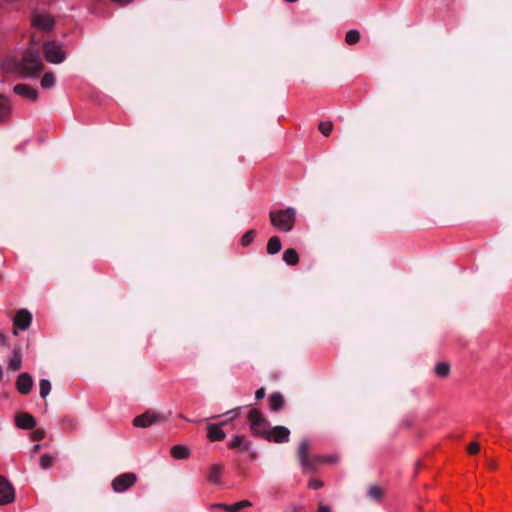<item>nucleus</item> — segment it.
<instances>
[{"instance_id":"nucleus-40","label":"nucleus","mask_w":512,"mask_h":512,"mask_svg":"<svg viewBox=\"0 0 512 512\" xmlns=\"http://www.w3.org/2000/svg\"><path fill=\"white\" fill-rule=\"evenodd\" d=\"M7 340V336L3 332H0V343L3 345H8Z\"/></svg>"},{"instance_id":"nucleus-17","label":"nucleus","mask_w":512,"mask_h":512,"mask_svg":"<svg viewBox=\"0 0 512 512\" xmlns=\"http://www.w3.org/2000/svg\"><path fill=\"white\" fill-rule=\"evenodd\" d=\"M22 367V356L20 353V347H16L13 350L12 357L9 360L8 368L12 371H18Z\"/></svg>"},{"instance_id":"nucleus-30","label":"nucleus","mask_w":512,"mask_h":512,"mask_svg":"<svg viewBox=\"0 0 512 512\" xmlns=\"http://www.w3.org/2000/svg\"><path fill=\"white\" fill-rule=\"evenodd\" d=\"M251 505L252 503L249 500H242L233 505H230V507L228 508V512H238L241 509L250 507Z\"/></svg>"},{"instance_id":"nucleus-33","label":"nucleus","mask_w":512,"mask_h":512,"mask_svg":"<svg viewBox=\"0 0 512 512\" xmlns=\"http://www.w3.org/2000/svg\"><path fill=\"white\" fill-rule=\"evenodd\" d=\"M252 443L251 441L247 440L244 436L242 437V441L240 443V447L238 450L242 452H247L251 449Z\"/></svg>"},{"instance_id":"nucleus-13","label":"nucleus","mask_w":512,"mask_h":512,"mask_svg":"<svg viewBox=\"0 0 512 512\" xmlns=\"http://www.w3.org/2000/svg\"><path fill=\"white\" fill-rule=\"evenodd\" d=\"M32 24L34 27H36L38 29H41L44 31H49L53 28L54 21L51 18V16H49V15L34 14L32 17Z\"/></svg>"},{"instance_id":"nucleus-41","label":"nucleus","mask_w":512,"mask_h":512,"mask_svg":"<svg viewBox=\"0 0 512 512\" xmlns=\"http://www.w3.org/2000/svg\"><path fill=\"white\" fill-rule=\"evenodd\" d=\"M41 449V445L40 444H35L31 450V456H33L34 454L38 453Z\"/></svg>"},{"instance_id":"nucleus-16","label":"nucleus","mask_w":512,"mask_h":512,"mask_svg":"<svg viewBox=\"0 0 512 512\" xmlns=\"http://www.w3.org/2000/svg\"><path fill=\"white\" fill-rule=\"evenodd\" d=\"M284 402V397L280 392H273L269 396V407L273 412L281 410L284 405Z\"/></svg>"},{"instance_id":"nucleus-10","label":"nucleus","mask_w":512,"mask_h":512,"mask_svg":"<svg viewBox=\"0 0 512 512\" xmlns=\"http://www.w3.org/2000/svg\"><path fill=\"white\" fill-rule=\"evenodd\" d=\"M32 322V314L26 309H20L13 320V333L17 335V329L26 330Z\"/></svg>"},{"instance_id":"nucleus-14","label":"nucleus","mask_w":512,"mask_h":512,"mask_svg":"<svg viewBox=\"0 0 512 512\" xmlns=\"http://www.w3.org/2000/svg\"><path fill=\"white\" fill-rule=\"evenodd\" d=\"M13 91L15 94L31 101L38 99V91L27 84H17L14 86Z\"/></svg>"},{"instance_id":"nucleus-25","label":"nucleus","mask_w":512,"mask_h":512,"mask_svg":"<svg viewBox=\"0 0 512 512\" xmlns=\"http://www.w3.org/2000/svg\"><path fill=\"white\" fill-rule=\"evenodd\" d=\"M55 457L50 454H43L39 459L41 469L47 470L53 466Z\"/></svg>"},{"instance_id":"nucleus-32","label":"nucleus","mask_w":512,"mask_h":512,"mask_svg":"<svg viewBox=\"0 0 512 512\" xmlns=\"http://www.w3.org/2000/svg\"><path fill=\"white\" fill-rule=\"evenodd\" d=\"M46 435V432L44 429H36L32 434H31V439L33 441H41L44 439Z\"/></svg>"},{"instance_id":"nucleus-19","label":"nucleus","mask_w":512,"mask_h":512,"mask_svg":"<svg viewBox=\"0 0 512 512\" xmlns=\"http://www.w3.org/2000/svg\"><path fill=\"white\" fill-rule=\"evenodd\" d=\"M222 466L220 464H214L211 466L207 475V480L210 483L218 484L221 481Z\"/></svg>"},{"instance_id":"nucleus-43","label":"nucleus","mask_w":512,"mask_h":512,"mask_svg":"<svg viewBox=\"0 0 512 512\" xmlns=\"http://www.w3.org/2000/svg\"><path fill=\"white\" fill-rule=\"evenodd\" d=\"M489 466H490L491 468H494V464H493V463H489Z\"/></svg>"},{"instance_id":"nucleus-18","label":"nucleus","mask_w":512,"mask_h":512,"mask_svg":"<svg viewBox=\"0 0 512 512\" xmlns=\"http://www.w3.org/2000/svg\"><path fill=\"white\" fill-rule=\"evenodd\" d=\"M171 456L176 460H184L190 456V449L185 445H175L171 448Z\"/></svg>"},{"instance_id":"nucleus-6","label":"nucleus","mask_w":512,"mask_h":512,"mask_svg":"<svg viewBox=\"0 0 512 512\" xmlns=\"http://www.w3.org/2000/svg\"><path fill=\"white\" fill-rule=\"evenodd\" d=\"M137 475L133 472H126L116 476L111 483L112 489L116 493H122L130 489L137 482Z\"/></svg>"},{"instance_id":"nucleus-23","label":"nucleus","mask_w":512,"mask_h":512,"mask_svg":"<svg viewBox=\"0 0 512 512\" xmlns=\"http://www.w3.org/2000/svg\"><path fill=\"white\" fill-rule=\"evenodd\" d=\"M434 371L438 377L446 378L450 374V365L446 362H439L436 364Z\"/></svg>"},{"instance_id":"nucleus-1","label":"nucleus","mask_w":512,"mask_h":512,"mask_svg":"<svg viewBox=\"0 0 512 512\" xmlns=\"http://www.w3.org/2000/svg\"><path fill=\"white\" fill-rule=\"evenodd\" d=\"M5 69L9 72L18 71L26 77L37 76L43 70L40 53L32 48L27 49L21 60H8L5 63Z\"/></svg>"},{"instance_id":"nucleus-15","label":"nucleus","mask_w":512,"mask_h":512,"mask_svg":"<svg viewBox=\"0 0 512 512\" xmlns=\"http://www.w3.org/2000/svg\"><path fill=\"white\" fill-rule=\"evenodd\" d=\"M225 432L221 429V424H209L207 426V437L210 441H222L225 439Z\"/></svg>"},{"instance_id":"nucleus-24","label":"nucleus","mask_w":512,"mask_h":512,"mask_svg":"<svg viewBox=\"0 0 512 512\" xmlns=\"http://www.w3.org/2000/svg\"><path fill=\"white\" fill-rule=\"evenodd\" d=\"M10 112V101L6 96L0 95V120H3Z\"/></svg>"},{"instance_id":"nucleus-11","label":"nucleus","mask_w":512,"mask_h":512,"mask_svg":"<svg viewBox=\"0 0 512 512\" xmlns=\"http://www.w3.org/2000/svg\"><path fill=\"white\" fill-rule=\"evenodd\" d=\"M16 426L20 429L31 430L35 428L37 422L35 417L28 412H20L15 417Z\"/></svg>"},{"instance_id":"nucleus-42","label":"nucleus","mask_w":512,"mask_h":512,"mask_svg":"<svg viewBox=\"0 0 512 512\" xmlns=\"http://www.w3.org/2000/svg\"><path fill=\"white\" fill-rule=\"evenodd\" d=\"M255 457H256L255 453H252L251 456H250L251 459H255Z\"/></svg>"},{"instance_id":"nucleus-12","label":"nucleus","mask_w":512,"mask_h":512,"mask_svg":"<svg viewBox=\"0 0 512 512\" xmlns=\"http://www.w3.org/2000/svg\"><path fill=\"white\" fill-rule=\"evenodd\" d=\"M33 386V378L32 376L27 373L23 372L18 375L16 380V388L19 393L23 395H27L30 393Z\"/></svg>"},{"instance_id":"nucleus-7","label":"nucleus","mask_w":512,"mask_h":512,"mask_svg":"<svg viewBox=\"0 0 512 512\" xmlns=\"http://www.w3.org/2000/svg\"><path fill=\"white\" fill-rule=\"evenodd\" d=\"M45 58L51 63H61L65 59V53L60 46L54 42H47L43 47Z\"/></svg>"},{"instance_id":"nucleus-9","label":"nucleus","mask_w":512,"mask_h":512,"mask_svg":"<svg viewBox=\"0 0 512 512\" xmlns=\"http://www.w3.org/2000/svg\"><path fill=\"white\" fill-rule=\"evenodd\" d=\"M15 499V491L6 477L0 475V505L12 503Z\"/></svg>"},{"instance_id":"nucleus-39","label":"nucleus","mask_w":512,"mask_h":512,"mask_svg":"<svg viewBox=\"0 0 512 512\" xmlns=\"http://www.w3.org/2000/svg\"><path fill=\"white\" fill-rule=\"evenodd\" d=\"M212 508H220V509H224L225 511L228 512V508L230 507V505H227V504H223V503H215L211 506Z\"/></svg>"},{"instance_id":"nucleus-2","label":"nucleus","mask_w":512,"mask_h":512,"mask_svg":"<svg viewBox=\"0 0 512 512\" xmlns=\"http://www.w3.org/2000/svg\"><path fill=\"white\" fill-rule=\"evenodd\" d=\"M269 217L275 228L283 232H290L295 224L296 210L289 207L284 210L271 211Z\"/></svg>"},{"instance_id":"nucleus-22","label":"nucleus","mask_w":512,"mask_h":512,"mask_svg":"<svg viewBox=\"0 0 512 512\" xmlns=\"http://www.w3.org/2000/svg\"><path fill=\"white\" fill-rule=\"evenodd\" d=\"M384 492L381 487L372 485L368 488L367 496L374 502H380Z\"/></svg>"},{"instance_id":"nucleus-28","label":"nucleus","mask_w":512,"mask_h":512,"mask_svg":"<svg viewBox=\"0 0 512 512\" xmlns=\"http://www.w3.org/2000/svg\"><path fill=\"white\" fill-rule=\"evenodd\" d=\"M40 396L46 398L51 391V383L47 379H41L39 382Z\"/></svg>"},{"instance_id":"nucleus-36","label":"nucleus","mask_w":512,"mask_h":512,"mask_svg":"<svg viewBox=\"0 0 512 512\" xmlns=\"http://www.w3.org/2000/svg\"><path fill=\"white\" fill-rule=\"evenodd\" d=\"M480 450V446L477 442H472L469 444L467 451L469 454H476Z\"/></svg>"},{"instance_id":"nucleus-21","label":"nucleus","mask_w":512,"mask_h":512,"mask_svg":"<svg viewBox=\"0 0 512 512\" xmlns=\"http://www.w3.org/2000/svg\"><path fill=\"white\" fill-rule=\"evenodd\" d=\"M282 248L281 240L278 236H273L268 240L267 253L270 255L277 254Z\"/></svg>"},{"instance_id":"nucleus-20","label":"nucleus","mask_w":512,"mask_h":512,"mask_svg":"<svg viewBox=\"0 0 512 512\" xmlns=\"http://www.w3.org/2000/svg\"><path fill=\"white\" fill-rule=\"evenodd\" d=\"M282 259L290 266H294L299 263V255L294 248L286 249L283 253Z\"/></svg>"},{"instance_id":"nucleus-26","label":"nucleus","mask_w":512,"mask_h":512,"mask_svg":"<svg viewBox=\"0 0 512 512\" xmlns=\"http://www.w3.org/2000/svg\"><path fill=\"white\" fill-rule=\"evenodd\" d=\"M360 40V32L358 30L352 29L349 30L345 35V42L348 45H354L358 43Z\"/></svg>"},{"instance_id":"nucleus-3","label":"nucleus","mask_w":512,"mask_h":512,"mask_svg":"<svg viewBox=\"0 0 512 512\" xmlns=\"http://www.w3.org/2000/svg\"><path fill=\"white\" fill-rule=\"evenodd\" d=\"M297 456L304 472L313 473L317 470L318 463L322 458L309 455V442L303 439L298 447Z\"/></svg>"},{"instance_id":"nucleus-27","label":"nucleus","mask_w":512,"mask_h":512,"mask_svg":"<svg viewBox=\"0 0 512 512\" xmlns=\"http://www.w3.org/2000/svg\"><path fill=\"white\" fill-rule=\"evenodd\" d=\"M55 84V76L51 72H47L43 75L41 79V86L44 89H49L53 87Z\"/></svg>"},{"instance_id":"nucleus-29","label":"nucleus","mask_w":512,"mask_h":512,"mask_svg":"<svg viewBox=\"0 0 512 512\" xmlns=\"http://www.w3.org/2000/svg\"><path fill=\"white\" fill-rule=\"evenodd\" d=\"M256 230H248L241 238V245L244 247L249 246L256 237Z\"/></svg>"},{"instance_id":"nucleus-8","label":"nucleus","mask_w":512,"mask_h":512,"mask_svg":"<svg viewBox=\"0 0 512 512\" xmlns=\"http://www.w3.org/2000/svg\"><path fill=\"white\" fill-rule=\"evenodd\" d=\"M290 430L285 426H275L271 430H268L265 440L275 443H287L289 442Z\"/></svg>"},{"instance_id":"nucleus-4","label":"nucleus","mask_w":512,"mask_h":512,"mask_svg":"<svg viewBox=\"0 0 512 512\" xmlns=\"http://www.w3.org/2000/svg\"><path fill=\"white\" fill-rule=\"evenodd\" d=\"M248 419L250 422V430L252 434L264 439L269 428V422L267 419L257 409L250 410Z\"/></svg>"},{"instance_id":"nucleus-37","label":"nucleus","mask_w":512,"mask_h":512,"mask_svg":"<svg viewBox=\"0 0 512 512\" xmlns=\"http://www.w3.org/2000/svg\"><path fill=\"white\" fill-rule=\"evenodd\" d=\"M265 395H266V391H265V388H263V387L259 388V389H258V390H256V392H255V398H256L257 400H261V399H263V398L265 397Z\"/></svg>"},{"instance_id":"nucleus-31","label":"nucleus","mask_w":512,"mask_h":512,"mask_svg":"<svg viewBox=\"0 0 512 512\" xmlns=\"http://www.w3.org/2000/svg\"><path fill=\"white\" fill-rule=\"evenodd\" d=\"M318 129L324 136H329L333 130V123L330 121H322L319 123Z\"/></svg>"},{"instance_id":"nucleus-38","label":"nucleus","mask_w":512,"mask_h":512,"mask_svg":"<svg viewBox=\"0 0 512 512\" xmlns=\"http://www.w3.org/2000/svg\"><path fill=\"white\" fill-rule=\"evenodd\" d=\"M317 512H331V509L329 506H326L322 502H319Z\"/></svg>"},{"instance_id":"nucleus-5","label":"nucleus","mask_w":512,"mask_h":512,"mask_svg":"<svg viewBox=\"0 0 512 512\" xmlns=\"http://www.w3.org/2000/svg\"><path fill=\"white\" fill-rule=\"evenodd\" d=\"M167 418L154 410H147L133 420V425L140 428H147L153 424L165 422Z\"/></svg>"},{"instance_id":"nucleus-34","label":"nucleus","mask_w":512,"mask_h":512,"mask_svg":"<svg viewBox=\"0 0 512 512\" xmlns=\"http://www.w3.org/2000/svg\"><path fill=\"white\" fill-rule=\"evenodd\" d=\"M242 435H237L234 439L228 444L230 449H238L240 447V443L242 441Z\"/></svg>"},{"instance_id":"nucleus-35","label":"nucleus","mask_w":512,"mask_h":512,"mask_svg":"<svg viewBox=\"0 0 512 512\" xmlns=\"http://www.w3.org/2000/svg\"><path fill=\"white\" fill-rule=\"evenodd\" d=\"M323 485H324L323 481H321L319 479H312L308 483V487L311 489H314V490L322 488Z\"/></svg>"}]
</instances>
